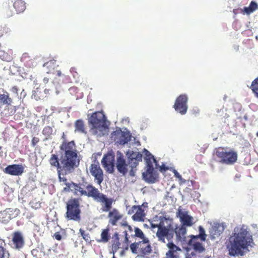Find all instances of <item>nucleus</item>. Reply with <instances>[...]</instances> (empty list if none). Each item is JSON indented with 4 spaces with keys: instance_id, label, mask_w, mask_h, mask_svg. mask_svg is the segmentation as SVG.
Here are the masks:
<instances>
[{
    "instance_id": "43",
    "label": "nucleus",
    "mask_w": 258,
    "mask_h": 258,
    "mask_svg": "<svg viewBox=\"0 0 258 258\" xmlns=\"http://www.w3.org/2000/svg\"><path fill=\"white\" fill-rule=\"evenodd\" d=\"M72 184H73V181H71L70 183H66L65 185L66 186L63 188V191L66 192H70L71 191L73 192V186Z\"/></svg>"
},
{
    "instance_id": "11",
    "label": "nucleus",
    "mask_w": 258,
    "mask_h": 258,
    "mask_svg": "<svg viewBox=\"0 0 258 258\" xmlns=\"http://www.w3.org/2000/svg\"><path fill=\"white\" fill-rule=\"evenodd\" d=\"M111 138L116 143L124 145L130 141L131 135L129 133L122 132L119 129L113 132Z\"/></svg>"
},
{
    "instance_id": "60",
    "label": "nucleus",
    "mask_w": 258,
    "mask_h": 258,
    "mask_svg": "<svg viewBox=\"0 0 258 258\" xmlns=\"http://www.w3.org/2000/svg\"><path fill=\"white\" fill-rule=\"evenodd\" d=\"M205 258H211V257H210V256H206Z\"/></svg>"
},
{
    "instance_id": "15",
    "label": "nucleus",
    "mask_w": 258,
    "mask_h": 258,
    "mask_svg": "<svg viewBox=\"0 0 258 258\" xmlns=\"http://www.w3.org/2000/svg\"><path fill=\"white\" fill-rule=\"evenodd\" d=\"M143 176L145 181L150 183L157 182L159 179L158 173L152 167L147 169L146 173H143Z\"/></svg>"
},
{
    "instance_id": "34",
    "label": "nucleus",
    "mask_w": 258,
    "mask_h": 258,
    "mask_svg": "<svg viewBox=\"0 0 258 258\" xmlns=\"http://www.w3.org/2000/svg\"><path fill=\"white\" fill-rule=\"evenodd\" d=\"M120 243L119 242V239L117 234H116V237L112 241V252L113 254H114L118 249L120 248Z\"/></svg>"
},
{
    "instance_id": "52",
    "label": "nucleus",
    "mask_w": 258,
    "mask_h": 258,
    "mask_svg": "<svg viewBox=\"0 0 258 258\" xmlns=\"http://www.w3.org/2000/svg\"><path fill=\"white\" fill-rule=\"evenodd\" d=\"M174 174L177 178H179V179H181V176L179 174V173H178L176 170H174Z\"/></svg>"
},
{
    "instance_id": "25",
    "label": "nucleus",
    "mask_w": 258,
    "mask_h": 258,
    "mask_svg": "<svg viewBox=\"0 0 258 258\" xmlns=\"http://www.w3.org/2000/svg\"><path fill=\"white\" fill-rule=\"evenodd\" d=\"M58 66V65L56 63V60L54 59H51L43 64V67L45 68L46 72L48 74H55V69Z\"/></svg>"
},
{
    "instance_id": "21",
    "label": "nucleus",
    "mask_w": 258,
    "mask_h": 258,
    "mask_svg": "<svg viewBox=\"0 0 258 258\" xmlns=\"http://www.w3.org/2000/svg\"><path fill=\"white\" fill-rule=\"evenodd\" d=\"M174 234H175L177 239L180 241H184L185 239V234L186 229L185 226L180 225L177 226L173 225Z\"/></svg>"
},
{
    "instance_id": "33",
    "label": "nucleus",
    "mask_w": 258,
    "mask_h": 258,
    "mask_svg": "<svg viewBox=\"0 0 258 258\" xmlns=\"http://www.w3.org/2000/svg\"><path fill=\"white\" fill-rule=\"evenodd\" d=\"M145 151H146V155L147 156V158L146 160L147 164V169H150L151 167L154 168L153 162H154L156 164H157V161L156 159L154 158V156L152 155L148 151L146 150H145Z\"/></svg>"
},
{
    "instance_id": "54",
    "label": "nucleus",
    "mask_w": 258,
    "mask_h": 258,
    "mask_svg": "<svg viewBox=\"0 0 258 258\" xmlns=\"http://www.w3.org/2000/svg\"><path fill=\"white\" fill-rule=\"evenodd\" d=\"M58 77H60L62 75L61 72L60 70H55V74Z\"/></svg>"
},
{
    "instance_id": "13",
    "label": "nucleus",
    "mask_w": 258,
    "mask_h": 258,
    "mask_svg": "<svg viewBox=\"0 0 258 258\" xmlns=\"http://www.w3.org/2000/svg\"><path fill=\"white\" fill-rule=\"evenodd\" d=\"M12 242L14 248L18 250L22 248L25 243L24 238L22 233L19 231L14 232L12 235Z\"/></svg>"
},
{
    "instance_id": "29",
    "label": "nucleus",
    "mask_w": 258,
    "mask_h": 258,
    "mask_svg": "<svg viewBox=\"0 0 258 258\" xmlns=\"http://www.w3.org/2000/svg\"><path fill=\"white\" fill-rule=\"evenodd\" d=\"M134 154L133 153V158L131 159V163L133 164L131 165L132 168L130 171V175L132 176L135 175L134 168H136L138 164L137 161L141 160L142 158V155L140 153H138L136 157L134 156Z\"/></svg>"
},
{
    "instance_id": "48",
    "label": "nucleus",
    "mask_w": 258,
    "mask_h": 258,
    "mask_svg": "<svg viewBox=\"0 0 258 258\" xmlns=\"http://www.w3.org/2000/svg\"><path fill=\"white\" fill-rule=\"evenodd\" d=\"M58 177H59V179L60 181L63 182L64 184H66V183H70V182H68V180H67L66 177H61L60 176V174H58Z\"/></svg>"
},
{
    "instance_id": "18",
    "label": "nucleus",
    "mask_w": 258,
    "mask_h": 258,
    "mask_svg": "<svg viewBox=\"0 0 258 258\" xmlns=\"http://www.w3.org/2000/svg\"><path fill=\"white\" fill-rule=\"evenodd\" d=\"M177 214L182 226L190 227L193 225V217L188 215L187 212H183L179 210Z\"/></svg>"
},
{
    "instance_id": "56",
    "label": "nucleus",
    "mask_w": 258,
    "mask_h": 258,
    "mask_svg": "<svg viewBox=\"0 0 258 258\" xmlns=\"http://www.w3.org/2000/svg\"><path fill=\"white\" fill-rule=\"evenodd\" d=\"M12 90L13 92H16V93H18V89H17V87L16 86H14L12 89Z\"/></svg>"
},
{
    "instance_id": "4",
    "label": "nucleus",
    "mask_w": 258,
    "mask_h": 258,
    "mask_svg": "<svg viewBox=\"0 0 258 258\" xmlns=\"http://www.w3.org/2000/svg\"><path fill=\"white\" fill-rule=\"evenodd\" d=\"M81 198L71 197L66 203V212L65 218L67 220H72L80 222L81 220Z\"/></svg>"
},
{
    "instance_id": "63",
    "label": "nucleus",
    "mask_w": 258,
    "mask_h": 258,
    "mask_svg": "<svg viewBox=\"0 0 258 258\" xmlns=\"http://www.w3.org/2000/svg\"><path fill=\"white\" fill-rule=\"evenodd\" d=\"M1 149H2V147L0 146V150H1Z\"/></svg>"
},
{
    "instance_id": "36",
    "label": "nucleus",
    "mask_w": 258,
    "mask_h": 258,
    "mask_svg": "<svg viewBox=\"0 0 258 258\" xmlns=\"http://www.w3.org/2000/svg\"><path fill=\"white\" fill-rule=\"evenodd\" d=\"M135 236L139 237L143 240V242H148V238L145 236L143 232L138 227H135Z\"/></svg>"
},
{
    "instance_id": "59",
    "label": "nucleus",
    "mask_w": 258,
    "mask_h": 258,
    "mask_svg": "<svg viewBox=\"0 0 258 258\" xmlns=\"http://www.w3.org/2000/svg\"><path fill=\"white\" fill-rule=\"evenodd\" d=\"M125 240L127 242L128 241V238L127 237V234L126 232H125Z\"/></svg>"
},
{
    "instance_id": "53",
    "label": "nucleus",
    "mask_w": 258,
    "mask_h": 258,
    "mask_svg": "<svg viewBox=\"0 0 258 258\" xmlns=\"http://www.w3.org/2000/svg\"><path fill=\"white\" fill-rule=\"evenodd\" d=\"M75 68H71V72L72 73L74 72L75 74H73L74 77H77L78 75V73L75 71Z\"/></svg>"
},
{
    "instance_id": "37",
    "label": "nucleus",
    "mask_w": 258,
    "mask_h": 258,
    "mask_svg": "<svg viewBox=\"0 0 258 258\" xmlns=\"http://www.w3.org/2000/svg\"><path fill=\"white\" fill-rule=\"evenodd\" d=\"M250 89L255 96L258 98V77L252 82Z\"/></svg>"
},
{
    "instance_id": "3",
    "label": "nucleus",
    "mask_w": 258,
    "mask_h": 258,
    "mask_svg": "<svg viewBox=\"0 0 258 258\" xmlns=\"http://www.w3.org/2000/svg\"><path fill=\"white\" fill-rule=\"evenodd\" d=\"M88 124L91 135L102 137L108 132L106 117L102 111L93 113L89 118Z\"/></svg>"
},
{
    "instance_id": "46",
    "label": "nucleus",
    "mask_w": 258,
    "mask_h": 258,
    "mask_svg": "<svg viewBox=\"0 0 258 258\" xmlns=\"http://www.w3.org/2000/svg\"><path fill=\"white\" fill-rule=\"evenodd\" d=\"M138 207V206L134 205L133 206L131 209H130L128 211V214L130 215L133 214L135 213V211H137V209Z\"/></svg>"
},
{
    "instance_id": "23",
    "label": "nucleus",
    "mask_w": 258,
    "mask_h": 258,
    "mask_svg": "<svg viewBox=\"0 0 258 258\" xmlns=\"http://www.w3.org/2000/svg\"><path fill=\"white\" fill-rule=\"evenodd\" d=\"M139 252L142 255H146L150 254L152 251V247L148 239L147 242H143V240L139 242Z\"/></svg>"
},
{
    "instance_id": "20",
    "label": "nucleus",
    "mask_w": 258,
    "mask_h": 258,
    "mask_svg": "<svg viewBox=\"0 0 258 258\" xmlns=\"http://www.w3.org/2000/svg\"><path fill=\"white\" fill-rule=\"evenodd\" d=\"M108 216L109 218V223L112 226H114L116 225L117 221L123 217V215L120 213L116 209H113L112 211H109Z\"/></svg>"
},
{
    "instance_id": "17",
    "label": "nucleus",
    "mask_w": 258,
    "mask_h": 258,
    "mask_svg": "<svg viewBox=\"0 0 258 258\" xmlns=\"http://www.w3.org/2000/svg\"><path fill=\"white\" fill-rule=\"evenodd\" d=\"M127 166L123 156L120 154L117 156L116 160V168L118 171L123 175H125L128 171Z\"/></svg>"
},
{
    "instance_id": "9",
    "label": "nucleus",
    "mask_w": 258,
    "mask_h": 258,
    "mask_svg": "<svg viewBox=\"0 0 258 258\" xmlns=\"http://www.w3.org/2000/svg\"><path fill=\"white\" fill-rule=\"evenodd\" d=\"M101 164L107 172L113 173L115 166L114 155L110 153L105 154L101 160Z\"/></svg>"
},
{
    "instance_id": "27",
    "label": "nucleus",
    "mask_w": 258,
    "mask_h": 258,
    "mask_svg": "<svg viewBox=\"0 0 258 258\" xmlns=\"http://www.w3.org/2000/svg\"><path fill=\"white\" fill-rule=\"evenodd\" d=\"M13 7L17 14L23 12L26 8V3L23 0H15Z\"/></svg>"
},
{
    "instance_id": "8",
    "label": "nucleus",
    "mask_w": 258,
    "mask_h": 258,
    "mask_svg": "<svg viewBox=\"0 0 258 258\" xmlns=\"http://www.w3.org/2000/svg\"><path fill=\"white\" fill-rule=\"evenodd\" d=\"M187 101L188 97L186 95H180L176 98L173 108L181 114H185L188 108Z\"/></svg>"
},
{
    "instance_id": "32",
    "label": "nucleus",
    "mask_w": 258,
    "mask_h": 258,
    "mask_svg": "<svg viewBox=\"0 0 258 258\" xmlns=\"http://www.w3.org/2000/svg\"><path fill=\"white\" fill-rule=\"evenodd\" d=\"M12 103V99L9 96V94L6 92L3 94H0V105H10Z\"/></svg>"
},
{
    "instance_id": "50",
    "label": "nucleus",
    "mask_w": 258,
    "mask_h": 258,
    "mask_svg": "<svg viewBox=\"0 0 258 258\" xmlns=\"http://www.w3.org/2000/svg\"><path fill=\"white\" fill-rule=\"evenodd\" d=\"M7 16L9 17L12 16L14 13L10 10H7L6 11Z\"/></svg>"
},
{
    "instance_id": "22",
    "label": "nucleus",
    "mask_w": 258,
    "mask_h": 258,
    "mask_svg": "<svg viewBox=\"0 0 258 258\" xmlns=\"http://www.w3.org/2000/svg\"><path fill=\"white\" fill-rule=\"evenodd\" d=\"M225 227L222 224L217 223L215 224L210 231L211 239H214L219 237L224 231Z\"/></svg>"
},
{
    "instance_id": "55",
    "label": "nucleus",
    "mask_w": 258,
    "mask_h": 258,
    "mask_svg": "<svg viewBox=\"0 0 258 258\" xmlns=\"http://www.w3.org/2000/svg\"><path fill=\"white\" fill-rule=\"evenodd\" d=\"M28 56L27 53L23 54L21 58V60L24 61L25 59L26 58V57Z\"/></svg>"
},
{
    "instance_id": "5",
    "label": "nucleus",
    "mask_w": 258,
    "mask_h": 258,
    "mask_svg": "<svg viewBox=\"0 0 258 258\" xmlns=\"http://www.w3.org/2000/svg\"><path fill=\"white\" fill-rule=\"evenodd\" d=\"M213 157L215 160L217 159V161L222 164L232 165L237 161L238 155L233 149L228 150V147H220L215 149Z\"/></svg>"
},
{
    "instance_id": "16",
    "label": "nucleus",
    "mask_w": 258,
    "mask_h": 258,
    "mask_svg": "<svg viewBox=\"0 0 258 258\" xmlns=\"http://www.w3.org/2000/svg\"><path fill=\"white\" fill-rule=\"evenodd\" d=\"M102 204L101 210L102 212H107L110 210L112 208L113 200L111 198H108L105 195L103 194L97 201Z\"/></svg>"
},
{
    "instance_id": "14",
    "label": "nucleus",
    "mask_w": 258,
    "mask_h": 258,
    "mask_svg": "<svg viewBox=\"0 0 258 258\" xmlns=\"http://www.w3.org/2000/svg\"><path fill=\"white\" fill-rule=\"evenodd\" d=\"M86 190L85 191H83L84 196L91 197L96 201H97L103 194L99 191L98 188H96L91 184H88L86 185Z\"/></svg>"
},
{
    "instance_id": "12",
    "label": "nucleus",
    "mask_w": 258,
    "mask_h": 258,
    "mask_svg": "<svg viewBox=\"0 0 258 258\" xmlns=\"http://www.w3.org/2000/svg\"><path fill=\"white\" fill-rule=\"evenodd\" d=\"M4 172L11 175L19 176L24 172V168L22 164L10 165L4 169Z\"/></svg>"
},
{
    "instance_id": "10",
    "label": "nucleus",
    "mask_w": 258,
    "mask_h": 258,
    "mask_svg": "<svg viewBox=\"0 0 258 258\" xmlns=\"http://www.w3.org/2000/svg\"><path fill=\"white\" fill-rule=\"evenodd\" d=\"M90 172L94 178V181L100 185L104 180V173L98 163L91 164L90 166Z\"/></svg>"
},
{
    "instance_id": "44",
    "label": "nucleus",
    "mask_w": 258,
    "mask_h": 258,
    "mask_svg": "<svg viewBox=\"0 0 258 258\" xmlns=\"http://www.w3.org/2000/svg\"><path fill=\"white\" fill-rule=\"evenodd\" d=\"M164 223L163 221L161 220L159 224H151V227L153 228H157L158 230H159V229L160 227H162L164 225Z\"/></svg>"
},
{
    "instance_id": "47",
    "label": "nucleus",
    "mask_w": 258,
    "mask_h": 258,
    "mask_svg": "<svg viewBox=\"0 0 258 258\" xmlns=\"http://www.w3.org/2000/svg\"><path fill=\"white\" fill-rule=\"evenodd\" d=\"M7 29L5 27H0V38L6 33Z\"/></svg>"
},
{
    "instance_id": "2",
    "label": "nucleus",
    "mask_w": 258,
    "mask_h": 258,
    "mask_svg": "<svg viewBox=\"0 0 258 258\" xmlns=\"http://www.w3.org/2000/svg\"><path fill=\"white\" fill-rule=\"evenodd\" d=\"M252 236L243 225L236 228L226 243L228 254L231 256H243L252 242Z\"/></svg>"
},
{
    "instance_id": "19",
    "label": "nucleus",
    "mask_w": 258,
    "mask_h": 258,
    "mask_svg": "<svg viewBox=\"0 0 258 258\" xmlns=\"http://www.w3.org/2000/svg\"><path fill=\"white\" fill-rule=\"evenodd\" d=\"M167 246L169 250L166 253V258H178V251L180 250V248L173 242H168Z\"/></svg>"
},
{
    "instance_id": "7",
    "label": "nucleus",
    "mask_w": 258,
    "mask_h": 258,
    "mask_svg": "<svg viewBox=\"0 0 258 258\" xmlns=\"http://www.w3.org/2000/svg\"><path fill=\"white\" fill-rule=\"evenodd\" d=\"M156 236L158 241L165 243L166 240L168 242H172V239L174 237L173 224L170 223L166 226L163 225L160 227L159 230H157Z\"/></svg>"
},
{
    "instance_id": "30",
    "label": "nucleus",
    "mask_w": 258,
    "mask_h": 258,
    "mask_svg": "<svg viewBox=\"0 0 258 258\" xmlns=\"http://www.w3.org/2000/svg\"><path fill=\"white\" fill-rule=\"evenodd\" d=\"M110 229L108 227L102 229L101 233V238L97 240L98 242L107 243L110 238Z\"/></svg>"
},
{
    "instance_id": "49",
    "label": "nucleus",
    "mask_w": 258,
    "mask_h": 258,
    "mask_svg": "<svg viewBox=\"0 0 258 258\" xmlns=\"http://www.w3.org/2000/svg\"><path fill=\"white\" fill-rule=\"evenodd\" d=\"M53 237L57 240H60L62 239V236L59 232H55L53 235Z\"/></svg>"
},
{
    "instance_id": "58",
    "label": "nucleus",
    "mask_w": 258,
    "mask_h": 258,
    "mask_svg": "<svg viewBox=\"0 0 258 258\" xmlns=\"http://www.w3.org/2000/svg\"><path fill=\"white\" fill-rule=\"evenodd\" d=\"M147 205H148V203H143V204H142V206H141V207H145H145H147Z\"/></svg>"
},
{
    "instance_id": "31",
    "label": "nucleus",
    "mask_w": 258,
    "mask_h": 258,
    "mask_svg": "<svg viewBox=\"0 0 258 258\" xmlns=\"http://www.w3.org/2000/svg\"><path fill=\"white\" fill-rule=\"evenodd\" d=\"M258 9L257 4L254 1H251L248 7H244L242 10L243 14L249 15Z\"/></svg>"
},
{
    "instance_id": "61",
    "label": "nucleus",
    "mask_w": 258,
    "mask_h": 258,
    "mask_svg": "<svg viewBox=\"0 0 258 258\" xmlns=\"http://www.w3.org/2000/svg\"><path fill=\"white\" fill-rule=\"evenodd\" d=\"M256 136L258 137V132L256 133Z\"/></svg>"
},
{
    "instance_id": "38",
    "label": "nucleus",
    "mask_w": 258,
    "mask_h": 258,
    "mask_svg": "<svg viewBox=\"0 0 258 258\" xmlns=\"http://www.w3.org/2000/svg\"><path fill=\"white\" fill-rule=\"evenodd\" d=\"M79 233L84 240L87 242H90L91 241V237L89 233H87L82 228L79 229Z\"/></svg>"
},
{
    "instance_id": "62",
    "label": "nucleus",
    "mask_w": 258,
    "mask_h": 258,
    "mask_svg": "<svg viewBox=\"0 0 258 258\" xmlns=\"http://www.w3.org/2000/svg\"><path fill=\"white\" fill-rule=\"evenodd\" d=\"M112 258H116V257H115V256H114V254H113V256Z\"/></svg>"
},
{
    "instance_id": "24",
    "label": "nucleus",
    "mask_w": 258,
    "mask_h": 258,
    "mask_svg": "<svg viewBox=\"0 0 258 258\" xmlns=\"http://www.w3.org/2000/svg\"><path fill=\"white\" fill-rule=\"evenodd\" d=\"M13 210L11 209H6L0 212V222L7 223L12 219Z\"/></svg>"
},
{
    "instance_id": "45",
    "label": "nucleus",
    "mask_w": 258,
    "mask_h": 258,
    "mask_svg": "<svg viewBox=\"0 0 258 258\" xmlns=\"http://www.w3.org/2000/svg\"><path fill=\"white\" fill-rule=\"evenodd\" d=\"M39 139L37 137H33L31 141V145L33 147H35L37 144L39 142Z\"/></svg>"
},
{
    "instance_id": "28",
    "label": "nucleus",
    "mask_w": 258,
    "mask_h": 258,
    "mask_svg": "<svg viewBox=\"0 0 258 258\" xmlns=\"http://www.w3.org/2000/svg\"><path fill=\"white\" fill-rule=\"evenodd\" d=\"M145 216L144 210L141 208V206H138L136 213L132 216V218L134 221L143 222L144 221Z\"/></svg>"
},
{
    "instance_id": "35",
    "label": "nucleus",
    "mask_w": 258,
    "mask_h": 258,
    "mask_svg": "<svg viewBox=\"0 0 258 258\" xmlns=\"http://www.w3.org/2000/svg\"><path fill=\"white\" fill-rule=\"evenodd\" d=\"M73 193L75 195H78V192H79L80 195L81 196H83L84 194H83V191H85L86 190H84L82 187H81V184L80 183H76L73 182Z\"/></svg>"
},
{
    "instance_id": "40",
    "label": "nucleus",
    "mask_w": 258,
    "mask_h": 258,
    "mask_svg": "<svg viewBox=\"0 0 258 258\" xmlns=\"http://www.w3.org/2000/svg\"><path fill=\"white\" fill-rule=\"evenodd\" d=\"M52 128L50 126H46L44 127L42 131V134L46 136H50L52 134Z\"/></svg>"
},
{
    "instance_id": "39",
    "label": "nucleus",
    "mask_w": 258,
    "mask_h": 258,
    "mask_svg": "<svg viewBox=\"0 0 258 258\" xmlns=\"http://www.w3.org/2000/svg\"><path fill=\"white\" fill-rule=\"evenodd\" d=\"M10 254L8 250L0 246V258H9Z\"/></svg>"
},
{
    "instance_id": "42",
    "label": "nucleus",
    "mask_w": 258,
    "mask_h": 258,
    "mask_svg": "<svg viewBox=\"0 0 258 258\" xmlns=\"http://www.w3.org/2000/svg\"><path fill=\"white\" fill-rule=\"evenodd\" d=\"M131 249L132 251L134 253H137V249L139 250V242L137 243H132L130 245Z\"/></svg>"
},
{
    "instance_id": "41",
    "label": "nucleus",
    "mask_w": 258,
    "mask_h": 258,
    "mask_svg": "<svg viewBox=\"0 0 258 258\" xmlns=\"http://www.w3.org/2000/svg\"><path fill=\"white\" fill-rule=\"evenodd\" d=\"M31 206L34 209H38L41 207V203L39 201L34 200L30 203Z\"/></svg>"
},
{
    "instance_id": "26",
    "label": "nucleus",
    "mask_w": 258,
    "mask_h": 258,
    "mask_svg": "<svg viewBox=\"0 0 258 258\" xmlns=\"http://www.w3.org/2000/svg\"><path fill=\"white\" fill-rule=\"evenodd\" d=\"M75 132L81 134H87L85 124L82 119H78L75 122Z\"/></svg>"
},
{
    "instance_id": "6",
    "label": "nucleus",
    "mask_w": 258,
    "mask_h": 258,
    "mask_svg": "<svg viewBox=\"0 0 258 258\" xmlns=\"http://www.w3.org/2000/svg\"><path fill=\"white\" fill-rule=\"evenodd\" d=\"M199 231L198 235H191L189 236L190 239L188 240L187 244L189 246L192 247L195 251L202 252L205 250L202 242L206 240L207 235L204 228L202 226H199Z\"/></svg>"
},
{
    "instance_id": "51",
    "label": "nucleus",
    "mask_w": 258,
    "mask_h": 258,
    "mask_svg": "<svg viewBox=\"0 0 258 258\" xmlns=\"http://www.w3.org/2000/svg\"><path fill=\"white\" fill-rule=\"evenodd\" d=\"M61 139L63 140V142H62V144H63L64 142H67V143H69L70 142L67 141L66 136V135H65L64 133H62Z\"/></svg>"
},
{
    "instance_id": "57",
    "label": "nucleus",
    "mask_w": 258,
    "mask_h": 258,
    "mask_svg": "<svg viewBox=\"0 0 258 258\" xmlns=\"http://www.w3.org/2000/svg\"><path fill=\"white\" fill-rule=\"evenodd\" d=\"M48 81H49V80H48V79L47 78H44L43 79V82L45 84L47 83Z\"/></svg>"
},
{
    "instance_id": "1",
    "label": "nucleus",
    "mask_w": 258,
    "mask_h": 258,
    "mask_svg": "<svg viewBox=\"0 0 258 258\" xmlns=\"http://www.w3.org/2000/svg\"><path fill=\"white\" fill-rule=\"evenodd\" d=\"M61 152L60 159L57 154H52L49 159L51 166L57 169L58 174H67L73 172L80 163L78 152L74 141L64 142L59 147Z\"/></svg>"
}]
</instances>
